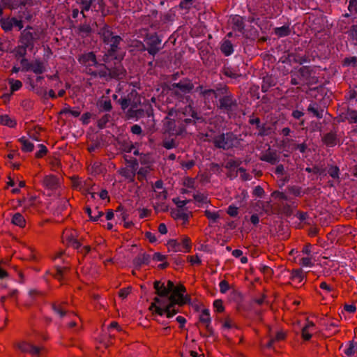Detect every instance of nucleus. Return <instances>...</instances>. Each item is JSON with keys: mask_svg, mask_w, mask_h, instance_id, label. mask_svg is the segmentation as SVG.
Returning a JSON list of instances; mask_svg holds the SVG:
<instances>
[{"mask_svg": "<svg viewBox=\"0 0 357 357\" xmlns=\"http://www.w3.org/2000/svg\"><path fill=\"white\" fill-rule=\"evenodd\" d=\"M110 118L109 114H105L103 115L98 121V126L99 128H103L106 126V124L109 121Z\"/></svg>", "mask_w": 357, "mask_h": 357, "instance_id": "55", "label": "nucleus"}, {"mask_svg": "<svg viewBox=\"0 0 357 357\" xmlns=\"http://www.w3.org/2000/svg\"><path fill=\"white\" fill-rule=\"evenodd\" d=\"M46 68L44 62L40 59H36L31 62V68L30 71H32L35 74H42L45 72Z\"/></svg>", "mask_w": 357, "mask_h": 357, "instance_id": "28", "label": "nucleus"}, {"mask_svg": "<svg viewBox=\"0 0 357 357\" xmlns=\"http://www.w3.org/2000/svg\"><path fill=\"white\" fill-rule=\"evenodd\" d=\"M149 172V169L148 167H141L137 172V176L139 180H142L144 178L148 173Z\"/></svg>", "mask_w": 357, "mask_h": 357, "instance_id": "59", "label": "nucleus"}, {"mask_svg": "<svg viewBox=\"0 0 357 357\" xmlns=\"http://www.w3.org/2000/svg\"><path fill=\"white\" fill-rule=\"evenodd\" d=\"M275 33L279 37H284L290 34V29L287 26L275 28Z\"/></svg>", "mask_w": 357, "mask_h": 357, "instance_id": "41", "label": "nucleus"}, {"mask_svg": "<svg viewBox=\"0 0 357 357\" xmlns=\"http://www.w3.org/2000/svg\"><path fill=\"white\" fill-rule=\"evenodd\" d=\"M348 10L351 13H357V0H350Z\"/></svg>", "mask_w": 357, "mask_h": 357, "instance_id": "64", "label": "nucleus"}, {"mask_svg": "<svg viewBox=\"0 0 357 357\" xmlns=\"http://www.w3.org/2000/svg\"><path fill=\"white\" fill-rule=\"evenodd\" d=\"M31 344L26 342H22L17 344V349L23 352L29 354L31 347Z\"/></svg>", "mask_w": 357, "mask_h": 357, "instance_id": "46", "label": "nucleus"}, {"mask_svg": "<svg viewBox=\"0 0 357 357\" xmlns=\"http://www.w3.org/2000/svg\"><path fill=\"white\" fill-rule=\"evenodd\" d=\"M280 60L282 63H287L289 64L293 63L302 64L303 62L306 61V59H305L303 56H300L296 52L288 53L287 56H282Z\"/></svg>", "mask_w": 357, "mask_h": 357, "instance_id": "19", "label": "nucleus"}, {"mask_svg": "<svg viewBox=\"0 0 357 357\" xmlns=\"http://www.w3.org/2000/svg\"><path fill=\"white\" fill-rule=\"evenodd\" d=\"M349 35L354 42V44L357 45V25H352L351 26Z\"/></svg>", "mask_w": 357, "mask_h": 357, "instance_id": "52", "label": "nucleus"}, {"mask_svg": "<svg viewBox=\"0 0 357 357\" xmlns=\"http://www.w3.org/2000/svg\"><path fill=\"white\" fill-rule=\"evenodd\" d=\"M283 146L287 151H294L296 150V146L298 144L295 143V141L292 139H286L282 141Z\"/></svg>", "mask_w": 357, "mask_h": 357, "instance_id": "38", "label": "nucleus"}, {"mask_svg": "<svg viewBox=\"0 0 357 357\" xmlns=\"http://www.w3.org/2000/svg\"><path fill=\"white\" fill-rule=\"evenodd\" d=\"M221 52L225 56H229L233 53V45L229 40H225L220 47Z\"/></svg>", "mask_w": 357, "mask_h": 357, "instance_id": "32", "label": "nucleus"}, {"mask_svg": "<svg viewBox=\"0 0 357 357\" xmlns=\"http://www.w3.org/2000/svg\"><path fill=\"white\" fill-rule=\"evenodd\" d=\"M59 114H70L74 117H78L81 114V111L79 110V108L72 109L70 107H65L61 110Z\"/></svg>", "mask_w": 357, "mask_h": 357, "instance_id": "43", "label": "nucleus"}, {"mask_svg": "<svg viewBox=\"0 0 357 357\" xmlns=\"http://www.w3.org/2000/svg\"><path fill=\"white\" fill-rule=\"evenodd\" d=\"M77 234L75 230L66 229L62 234V241L66 243L68 246H70L75 250H78L81 247V243L77 238Z\"/></svg>", "mask_w": 357, "mask_h": 357, "instance_id": "9", "label": "nucleus"}, {"mask_svg": "<svg viewBox=\"0 0 357 357\" xmlns=\"http://www.w3.org/2000/svg\"><path fill=\"white\" fill-rule=\"evenodd\" d=\"M205 216L210 220L211 223H216L220 218V214L218 211H211L210 210H206L204 211Z\"/></svg>", "mask_w": 357, "mask_h": 357, "instance_id": "35", "label": "nucleus"}, {"mask_svg": "<svg viewBox=\"0 0 357 357\" xmlns=\"http://www.w3.org/2000/svg\"><path fill=\"white\" fill-rule=\"evenodd\" d=\"M229 23L232 29L242 32L244 30L245 24L243 19L239 15H234L230 17Z\"/></svg>", "mask_w": 357, "mask_h": 357, "instance_id": "23", "label": "nucleus"}, {"mask_svg": "<svg viewBox=\"0 0 357 357\" xmlns=\"http://www.w3.org/2000/svg\"><path fill=\"white\" fill-rule=\"evenodd\" d=\"M110 58L107 62H105V64L99 63L96 67L98 68L97 70H93L92 69L86 70V73L94 77L98 76L100 77L110 78Z\"/></svg>", "mask_w": 357, "mask_h": 357, "instance_id": "12", "label": "nucleus"}, {"mask_svg": "<svg viewBox=\"0 0 357 357\" xmlns=\"http://www.w3.org/2000/svg\"><path fill=\"white\" fill-rule=\"evenodd\" d=\"M257 128L259 130L258 135L261 137L266 136L270 134L271 128L267 127L266 124H260L259 127Z\"/></svg>", "mask_w": 357, "mask_h": 357, "instance_id": "48", "label": "nucleus"}, {"mask_svg": "<svg viewBox=\"0 0 357 357\" xmlns=\"http://www.w3.org/2000/svg\"><path fill=\"white\" fill-rule=\"evenodd\" d=\"M119 173L122 176L130 181H132L135 176V174L132 172H131L129 169L126 167L120 169L119 170Z\"/></svg>", "mask_w": 357, "mask_h": 357, "instance_id": "44", "label": "nucleus"}, {"mask_svg": "<svg viewBox=\"0 0 357 357\" xmlns=\"http://www.w3.org/2000/svg\"><path fill=\"white\" fill-rule=\"evenodd\" d=\"M195 91L204 100V101H209L213 98H218L217 91L213 89H207L202 85H199L195 89Z\"/></svg>", "mask_w": 357, "mask_h": 357, "instance_id": "17", "label": "nucleus"}, {"mask_svg": "<svg viewBox=\"0 0 357 357\" xmlns=\"http://www.w3.org/2000/svg\"><path fill=\"white\" fill-rule=\"evenodd\" d=\"M12 222L14 225L19 226L20 227H24L26 225V221L24 216L20 213H16L13 215Z\"/></svg>", "mask_w": 357, "mask_h": 357, "instance_id": "34", "label": "nucleus"}, {"mask_svg": "<svg viewBox=\"0 0 357 357\" xmlns=\"http://www.w3.org/2000/svg\"><path fill=\"white\" fill-rule=\"evenodd\" d=\"M67 271L66 268L57 267L56 272L54 274V278L59 280H61L63 278L65 273Z\"/></svg>", "mask_w": 357, "mask_h": 357, "instance_id": "57", "label": "nucleus"}, {"mask_svg": "<svg viewBox=\"0 0 357 357\" xmlns=\"http://www.w3.org/2000/svg\"><path fill=\"white\" fill-rule=\"evenodd\" d=\"M100 108L104 111L109 112L112 109V103L110 100H105L100 102Z\"/></svg>", "mask_w": 357, "mask_h": 357, "instance_id": "54", "label": "nucleus"}, {"mask_svg": "<svg viewBox=\"0 0 357 357\" xmlns=\"http://www.w3.org/2000/svg\"><path fill=\"white\" fill-rule=\"evenodd\" d=\"M98 34L102 38L105 44L109 45L107 50V53L104 55V62H107L110 57H112L116 54L119 49V45L122 40L121 38L119 36H113L109 26L102 24L98 31Z\"/></svg>", "mask_w": 357, "mask_h": 357, "instance_id": "4", "label": "nucleus"}, {"mask_svg": "<svg viewBox=\"0 0 357 357\" xmlns=\"http://www.w3.org/2000/svg\"><path fill=\"white\" fill-rule=\"evenodd\" d=\"M72 181V187L74 189L80 190L82 187V181L77 176H73L71 178Z\"/></svg>", "mask_w": 357, "mask_h": 357, "instance_id": "53", "label": "nucleus"}, {"mask_svg": "<svg viewBox=\"0 0 357 357\" xmlns=\"http://www.w3.org/2000/svg\"><path fill=\"white\" fill-rule=\"evenodd\" d=\"M167 247L174 252H189L191 250V241L188 236H183L181 240H169L167 242Z\"/></svg>", "mask_w": 357, "mask_h": 357, "instance_id": "8", "label": "nucleus"}, {"mask_svg": "<svg viewBox=\"0 0 357 357\" xmlns=\"http://www.w3.org/2000/svg\"><path fill=\"white\" fill-rule=\"evenodd\" d=\"M26 56H20L22 58L20 63L22 66V70L30 71L31 68V62H29L28 59L25 58Z\"/></svg>", "mask_w": 357, "mask_h": 357, "instance_id": "51", "label": "nucleus"}, {"mask_svg": "<svg viewBox=\"0 0 357 357\" xmlns=\"http://www.w3.org/2000/svg\"><path fill=\"white\" fill-rule=\"evenodd\" d=\"M314 324L310 321L302 329L301 335L305 340H309L312 337V333L314 331Z\"/></svg>", "mask_w": 357, "mask_h": 357, "instance_id": "29", "label": "nucleus"}, {"mask_svg": "<svg viewBox=\"0 0 357 357\" xmlns=\"http://www.w3.org/2000/svg\"><path fill=\"white\" fill-rule=\"evenodd\" d=\"M67 303L65 302L54 303L52 304V310L56 313L61 318H63L66 315L74 314L73 312L69 311L66 307Z\"/></svg>", "mask_w": 357, "mask_h": 357, "instance_id": "20", "label": "nucleus"}, {"mask_svg": "<svg viewBox=\"0 0 357 357\" xmlns=\"http://www.w3.org/2000/svg\"><path fill=\"white\" fill-rule=\"evenodd\" d=\"M8 84L10 85L11 93L20 90L22 87V83L20 80L8 79Z\"/></svg>", "mask_w": 357, "mask_h": 357, "instance_id": "40", "label": "nucleus"}, {"mask_svg": "<svg viewBox=\"0 0 357 357\" xmlns=\"http://www.w3.org/2000/svg\"><path fill=\"white\" fill-rule=\"evenodd\" d=\"M137 93L132 90L127 96L121 98L117 100L118 103L121 105L123 109H126L129 106H131L133 108H136L137 107V102L135 100H132L133 96H136Z\"/></svg>", "mask_w": 357, "mask_h": 357, "instance_id": "15", "label": "nucleus"}, {"mask_svg": "<svg viewBox=\"0 0 357 357\" xmlns=\"http://www.w3.org/2000/svg\"><path fill=\"white\" fill-rule=\"evenodd\" d=\"M328 174L335 179H339L340 169L337 166H331L328 170Z\"/></svg>", "mask_w": 357, "mask_h": 357, "instance_id": "49", "label": "nucleus"}, {"mask_svg": "<svg viewBox=\"0 0 357 357\" xmlns=\"http://www.w3.org/2000/svg\"><path fill=\"white\" fill-rule=\"evenodd\" d=\"M20 143L22 144V150L24 152H31L33 149V144L25 137L19 139Z\"/></svg>", "mask_w": 357, "mask_h": 357, "instance_id": "33", "label": "nucleus"}, {"mask_svg": "<svg viewBox=\"0 0 357 357\" xmlns=\"http://www.w3.org/2000/svg\"><path fill=\"white\" fill-rule=\"evenodd\" d=\"M77 60L81 65L86 67V70L92 69L91 67H96L98 65L96 56L92 52L80 54L78 56Z\"/></svg>", "mask_w": 357, "mask_h": 357, "instance_id": "10", "label": "nucleus"}, {"mask_svg": "<svg viewBox=\"0 0 357 357\" xmlns=\"http://www.w3.org/2000/svg\"><path fill=\"white\" fill-rule=\"evenodd\" d=\"M259 159L261 161L267 162L271 165L278 163L280 160V156L276 151H273L270 148L262 153Z\"/></svg>", "mask_w": 357, "mask_h": 357, "instance_id": "16", "label": "nucleus"}, {"mask_svg": "<svg viewBox=\"0 0 357 357\" xmlns=\"http://www.w3.org/2000/svg\"><path fill=\"white\" fill-rule=\"evenodd\" d=\"M199 119L202 118L190 104L181 109L172 108L166 117V131L173 135H181L185 132L188 126L195 125Z\"/></svg>", "mask_w": 357, "mask_h": 357, "instance_id": "1", "label": "nucleus"}, {"mask_svg": "<svg viewBox=\"0 0 357 357\" xmlns=\"http://www.w3.org/2000/svg\"><path fill=\"white\" fill-rule=\"evenodd\" d=\"M86 212L88 213L90 219L93 221H97L99 218L103 215V213L102 211H99L98 208L92 211L89 207L86 208Z\"/></svg>", "mask_w": 357, "mask_h": 357, "instance_id": "37", "label": "nucleus"}, {"mask_svg": "<svg viewBox=\"0 0 357 357\" xmlns=\"http://www.w3.org/2000/svg\"><path fill=\"white\" fill-rule=\"evenodd\" d=\"M300 264H301L303 266H308L311 267L313 266V262L312 261V257L310 256H307L306 257H303L300 259Z\"/></svg>", "mask_w": 357, "mask_h": 357, "instance_id": "60", "label": "nucleus"}, {"mask_svg": "<svg viewBox=\"0 0 357 357\" xmlns=\"http://www.w3.org/2000/svg\"><path fill=\"white\" fill-rule=\"evenodd\" d=\"M322 142L327 146L333 147L337 144V138L336 131H331L322 137Z\"/></svg>", "mask_w": 357, "mask_h": 357, "instance_id": "25", "label": "nucleus"}, {"mask_svg": "<svg viewBox=\"0 0 357 357\" xmlns=\"http://www.w3.org/2000/svg\"><path fill=\"white\" fill-rule=\"evenodd\" d=\"M0 124L10 128H13L17 123L15 120L11 119L8 115L3 114L0 115Z\"/></svg>", "mask_w": 357, "mask_h": 357, "instance_id": "31", "label": "nucleus"}, {"mask_svg": "<svg viewBox=\"0 0 357 357\" xmlns=\"http://www.w3.org/2000/svg\"><path fill=\"white\" fill-rule=\"evenodd\" d=\"M194 88V84L190 80L183 79L178 83H173L170 89L179 101L191 105L192 100L188 95Z\"/></svg>", "mask_w": 357, "mask_h": 357, "instance_id": "6", "label": "nucleus"}, {"mask_svg": "<svg viewBox=\"0 0 357 357\" xmlns=\"http://www.w3.org/2000/svg\"><path fill=\"white\" fill-rule=\"evenodd\" d=\"M43 31L31 26H27L23 29L19 37V45L15 48V56H24L27 50L32 51L34 44L40 39Z\"/></svg>", "mask_w": 357, "mask_h": 357, "instance_id": "3", "label": "nucleus"}, {"mask_svg": "<svg viewBox=\"0 0 357 357\" xmlns=\"http://www.w3.org/2000/svg\"><path fill=\"white\" fill-rule=\"evenodd\" d=\"M113 58L115 59V61L114 66L110 64V78L123 79L126 76V70L121 62L117 59L115 54L112 57H110V59Z\"/></svg>", "mask_w": 357, "mask_h": 357, "instance_id": "13", "label": "nucleus"}, {"mask_svg": "<svg viewBox=\"0 0 357 357\" xmlns=\"http://www.w3.org/2000/svg\"><path fill=\"white\" fill-rule=\"evenodd\" d=\"M185 291L183 284L177 285L168 298L160 299L155 297L149 310L160 316L165 314L167 318H171L178 312L176 305H183L188 302V298L183 294Z\"/></svg>", "mask_w": 357, "mask_h": 357, "instance_id": "2", "label": "nucleus"}, {"mask_svg": "<svg viewBox=\"0 0 357 357\" xmlns=\"http://www.w3.org/2000/svg\"><path fill=\"white\" fill-rule=\"evenodd\" d=\"M145 41L148 46L145 50H146L150 54L155 56L160 50V45L161 40L156 34H151L147 36Z\"/></svg>", "mask_w": 357, "mask_h": 357, "instance_id": "11", "label": "nucleus"}, {"mask_svg": "<svg viewBox=\"0 0 357 357\" xmlns=\"http://www.w3.org/2000/svg\"><path fill=\"white\" fill-rule=\"evenodd\" d=\"M153 286L155 289V293L158 296H157L158 298L162 299L169 296V294L170 292L163 282L156 280L154 282Z\"/></svg>", "mask_w": 357, "mask_h": 357, "instance_id": "22", "label": "nucleus"}, {"mask_svg": "<svg viewBox=\"0 0 357 357\" xmlns=\"http://www.w3.org/2000/svg\"><path fill=\"white\" fill-rule=\"evenodd\" d=\"M343 64L344 66H356L357 65V59L355 56L347 57L344 59Z\"/></svg>", "mask_w": 357, "mask_h": 357, "instance_id": "61", "label": "nucleus"}, {"mask_svg": "<svg viewBox=\"0 0 357 357\" xmlns=\"http://www.w3.org/2000/svg\"><path fill=\"white\" fill-rule=\"evenodd\" d=\"M190 214V212L185 213L182 209H178L172 213V217L176 220H181L183 225L188 223Z\"/></svg>", "mask_w": 357, "mask_h": 357, "instance_id": "27", "label": "nucleus"}, {"mask_svg": "<svg viewBox=\"0 0 357 357\" xmlns=\"http://www.w3.org/2000/svg\"><path fill=\"white\" fill-rule=\"evenodd\" d=\"M304 278V275L302 270L297 269L293 270L291 274L290 279L291 280H296L298 282H301Z\"/></svg>", "mask_w": 357, "mask_h": 357, "instance_id": "39", "label": "nucleus"}, {"mask_svg": "<svg viewBox=\"0 0 357 357\" xmlns=\"http://www.w3.org/2000/svg\"><path fill=\"white\" fill-rule=\"evenodd\" d=\"M151 260V256L145 252L139 254L134 259L133 264L136 268H139L142 265H147Z\"/></svg>", "mask_w": 357, "mask_h": 357, "instance_id": "26", "label": "nucleus"}, {"mask_svg": "<svg viewBox=\"0 0 357 357\" xmlns=\"http://www.w3.org/2000/svg\"><path fill=\"white\" fill-rule=\"evenodd\" d=\"M218 92L220 96L218 100V108L222 112L226 113L229 117H231L237 110V100L227 86L218 89Z\"/></svg>", "mask_w": 357, "mask_h": 357, "instance_id": "5", "label": "nucleus"}, {"mask_svg": "<svg viewBox=\"0 0 357 357\" xmlns=\"http://www.w3.org/2000/svg\"><path fill=\"white\" fill-rule=\"evenodd\" d=\"M199 321L205 325L206 331L210 333H213V328L211 326V319L210 317L209 310L204 309L199 315Z\"/></svg>", "mask_w": 357, "mask_h": 357, "instance_id": "24", "label": "nucleus"}, {"mask_svg": "<svg viewBox=\"0 0 357 357\" xmlns=\"http://www.w3.org/2000/svg\"><path fill=\"white\" fill-rule=\"evenodd\" d=\"M188 260L191 264V265H200L202 264V260L199 259L198 255H191L188 256Z\"/></svg>", "mask_w": 357, "mask_h": 357, "instance_id": "63", "label": "nucleus"}, {"mask_svg": "<svg viewBox=\"0 0 357 357\" xmlns=\"http://www.w3.org/2000/svg\"><path fill=\"white\" fill-rule=\"evenodd\" d=\"M29 6H26L24 10H20L18 13V17L21 20H26L30 21L32 19V14L30 10H28Z\"/></svg>", "mask_w": 357, "mask_h": 357, "instance_id": "42", "label": "nucleus"}, {"mask_svg": "<svg viewBox=\"0 0 357 357\" xmlns=\"http://www.w3.org/2000/svg\"><path fill=\"white\" fill-rule=\"evenodd\" d=\"M236 140V135L233 132H229L215 136L213 139V144L218 149L228 150L234 146Z\"/></svg>", "mask_w": 357, "mask_h": 357, "instance_id": "7", "label": "nucleus"}, {"mask_svg": "<svg viewBox=\"0 0 357 357\" xmlns=\"http://www.w3.org/2000/svg\"><path fill=\"white\" fill-rule=\"evenodd\" d=\"M344 354L348 356H352L357 354V342L349 341L344 349Z\"/></svg>", "mask_w": 357, "mask_h": 357, "instance_id": "30", "label": "nucleus"}, {"mask_svg": "<svg viewBox=\"0 0 357 357\" xmlns=\"http://www.w3.org/2000/svg\"><path fill=\"white\" fill-rule=\"evenodd\" d=\"M42 184L47 189L53 190L59 187V181L57 176L50 174L43 177Z\"/></svg>", "mask_w": 357, "mask_h": 357, "instance_id": "18", "label": "nucleus"}, {"mask_svg": "<svg viewBox=\"0 0 357 357\" xmlns=\"http://www.w3.org/2000/svg\"><path fill=\"white\" fill-rule=\"evenodd\" d=\"M44 350L43 347H36L31 345L29 354L33 356H40L42 351Z\"/></svg>", "mask_w": 357, "mask_h": 357, "instance_id": "56", "label": "nucleus"}, {"mask_svg": "<svg viewBox=\"0 0 357 357\" xmlns=\"http://www.w3.org/2000/svg\"><path fill=\"white\" fill-rule=\"evenodd\" d=\"M39 151L36 153V157L41 158L44 157L47 153V147L43 144H39Z\"/></svg>", "mask_w": 357, "mask_h": 357, "instance_id": "58", "label": "nucleus"}, {"mask_svg": "<svg viewBox=\"0 0 357 357\" xmlns=\"http://www.w3.org/2000/svg\"><path fill=\"white\" fill-rule=\"evenodd\" d=\"M346 118L350 123H357V110H348Z\"/></svg>", "mask_w": 357, "mask_h": 357, "instance_id": "50", "label": "nucleus"}, {"mask_svg": "<svg viewBox=\"0 0 357 357\" xmlns=\"http://www.w3.org/2000/svg\"><path fill=\"white\" fill-rule=\"evenodd\" d=\"M4 7L15 10L19 8L25 7L26 6H32V0H1Z\"/></svg>", "mask_w": 357, "mask_h": 357, "instance_id": "14", "label": "nucleus"}, {"mask_svg": "<svg viewBox=\"0 0 357 357\" xmlns=\"http://www.w3.org/2000/svg\"><path fill=\"white\" fill-rule=\"evenodd\" d=\"M13 21L11 18H1L0 20L1 27L6 31L8 32L13 29Z\"/></svg>", "mask_w": 357, "mask_h": 357, "instance_id": "36", "label": "nucleus"}, {"mask_svg": "<svg viewBox=\"0 0 357 357\" xmlns=\"http://www.w3.org/2000/svg\"><path fill=\"white\" fill-rule=\"evenodd\" d=\"M79 30L81 33H84L86 36H89L92 31V28L89 24H84L79 26Z\"/></svg>", "mask_w": 357, "mask_h": 357, "instance_id": "62", "label": "nucleus"}, {"mask_svg": "<svg viewBox=\"0 0 357 357\" xmlns=\"http://www.w3.org/2000/svg\"><path fill=\"white\" fill-rule=\"evenodd\" d=\"M241 164L240 160H229L225 163V167L227 169H236Z\"/></svg>", "mask_w": 357, "mask_h": 357, "instance_id": "47", "label": "nucleus"}, {"mask_svg": "<svg viewBox=\"0 0 357 357\" xmlns=\"http://www.w3.org/2000/svg\"><path fill=\"white\" fill-rule=\"evenodd\" d=\"M307 111L317 119L324 117V108L317 102H312L307 107Z\"/></svg>", "mask_w": 357, "mask_h": 357, "instance_id": "21", "label": "nucleus"}, {"mask_svg": "<svg viewBox=\"0 0 357 357\" xmlns=\"http://www.w3.org/2000/svg\"><path fill=\"white\" fill-rule=\"evenodd\" d=\"M80 4L82 5L81 8V13L82 14L84 17H86V15H84V11H88L91 8V6L92 3V0H79Z\"/></svg>", "mask_w": 357, "mask_h": 357, "instance_id": "45", "label": "nucleus"}]
</instances>
